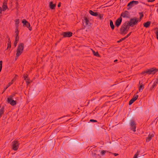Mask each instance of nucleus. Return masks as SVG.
<instances>
[{"label": "nucleus", "mask_w": 158, "mask_h": 158, "mask_svg": "<svg viewBox=\"0 0 158 158\" xmlns=\"http://www.w3.org/2000/svg\"><path fill=\"white\" fill-rule=\"evenodd\" d=\"M24 45L23 43H21L19 45L16 54V57H17V58H18L23 52L24 48Z\"/></svg>", "instance_id": "nucleus-1"}, {"label": "nucleus", "mask_w": 158, "mask_h": 158, "mask_svg": "<svg viewBox=\"0 0 158 158\" xmlns=\"http://www.w3.org/2000/svg\"><path fill=\"white\" fill-rule=\"evenodd\" d=\"M140 21V20H139L138 18L135 17L131 18L129 22L130 26L131 27H133L134 25H136Z\"/></svg>", "instance_id": "nucleus-2"}, {"label": "nucleus", "mask_w": 158, "mask_h": 158, "mask_svg": "<svg viewBox=\"0 0 158 158\" xmlns=\"http://www.w3.org/2000/svg\"><path fill=\"white\" fill-rule=\"evenodd\" d=\"M139 3V2L138 1L133 0L130 2L127 5V6L128 7L127 9L128 10H130L132 7L135 5L138 4Z\"/></svg>", "instance_id": "nucleus-3"}, {"label": "nucleus", "mask_w": 158, "mask_h": 158, "mask_svg": "<svg viewBox=\"0 0 158 158\" xmlns=\"http://www.w3.org/2000/svg\"><path fill=\"white\" fill-rule=\"evenodd\" d=\"M14 96L10 95L7 98V102L12 106H14L16 104V101L13 100Z\"/></svg>", "instance_id": "nucleus-4"}, {"label": "nucleus", "mask_w": 158, "mask_h": 158, "mask_svg": "<svg viewBox=\"0 0 158 158\" xmlns=\"http://www.w3.org/2000/svg\"><path fill=\"white\" fill-rule=\"evenodd\" d=\"M126 28L123 24L121 25L120 29V33L121 35H124L127 33L128 31Z\"/></svg>", "instance_id": "nucleus-5"}, {"label": "nucleus", "mask_w": 158, "mask_h": 158, "mask_svg": "<svg viewBox=\"0 0 158 158\" xmlns=\"http://www.w3.org/2000/svg\"><path fill=\"white\" fill-rule=\"evenodd\" d=\"M12 149L15 150L16 151L18 150L19 147V143L17 141H14L12 142Z\"/></svg>", "instance_id": "nucleus-6"}, {"label": "nucleus", "mask_w": 158, "mask_h": 158, "mask_svg": "<svg viewBox=\"0 0 158 158\" xmlns=\"http://www.w3.org/2000/svg\"><path fill=\"white\" fill-rule=\"evenodd\" d=\"M63 36V37H70L72 36L73 33L70 31L63 32L61 34Z\"/></svg>", "instance_id": "nucleus-7"}, {"label": "nucleus", "mask_w": 158, "mask_h": 158, "mask_svg": "<svg viewBox=\"0 0 158 158\" xmlns=\"http://www.w3.org/2000/svg\"><path fill=\"white\" fill-rule=\"evenodd\" d=\"M130 126L134 132L136 131V123L134 120H131L130 123Z\"/></svg>", "instance_id": "nucleus-8"}, {"label": "nucleus", "mask_w": 158, "mask_h": 158, "mask_svg": "<svg viewBox=\"0 0 158 158\" xmlns=\"http://www.w3.org/2000/svg\"><path fill=\"white\" fill-rule=\"evenodd\" d=\"M82 23L85 27L89 26L90 24L89 19L85 17L84 18Z\"/></svg>", "instance_id": "nucleus-9"}, {"label": "nucleus", "mask_w": 158, "mask_h": 158, "mask_svg": "<svg viewBox=\"0 0 158 158\" xmlns=\"http://www.w3.org/2000/svg\"><path fill=\"white\" fill-rule=\"evenodd\" d=\"M130 16L129 12L126 10L121 14L120 17H122L123 18H129Z\"/></svg>", "instance_id": "nucleus-10"}, {"label": "nucleus", "mask_w": 158, "mask_h": 158, "mask_svg": "<svg viewBox=\"0 0 158 158\" xmlns=\"http://www.w3.org/2000/svg\"><path fill=\"white\" fill-rule=\"evenodd\" d=\"M149 75L155 74L156 73L158 72V69L155 67H153L149 69Z\"/></svg>", "instance_id": "nucleus-11"}, {"label": "nucleus", "mask_w": 158, "mask_h": 158, "mask_svg": "<svg viewBox=\"0 0 158 158\" xmlns=\"http://www.w3.org/2000/svg\"><path fill=\"white\" fill-rule=\"evenodd\" d=\"M122 20V19L121 17H119L116 20L115 24L117 27H118L120 26Z\"/></svg>", "instance_id": "nucleus-12"}, {"label": "nucleus", "mask_w": 158, "mask_h": 158, "mask_svg": "<svg viewBox=\"0 0 158 158\" xmlns=\"http://www.w3.org/2000/svg\"><path fill=\"white\" fill-rule=\"evenodd\" d=\"M138 97V95H134L132 98L130 100L129 102V105H131L137 99Z\"/></svg>", "instance_id": "nucleus-13"}, {"label": "nucleus", "mask_w": 158, "mask_h": 158, "mask_svg": "<svg viewBox=\"0 0 158 158\" xmlns=\"http://www.w3.org/2000/svg\"><path fill=\"white\" fill-rule=\"evenodd\" d=\"M24 79L26 81L27 84L28 85L30 82V79L28 77V75L27 74H24L23 75Z\"/></svg>", "instance_id": "nucleus-14"}, {"label": "nucleus", "mask_w": 158, "mask_h": 158, "mask_svg": "<svg viewBox=\"0 0 158 158\" xmlns=\"http://www.w3.org/2000/svg\"><path fill=\"white\" fill-rule=\"evenodd\" d=\"M153 136L154 135L153 134H149L148 136L146 138V141L147 142H149Z\"/></svg>", "instance_id": "nucleus-15"}, {"label": "nucleus", "mask_w": 158, "mask_h": 158, "mask_svg": "<svg viewBox=\"0 0 158 158\" xmlns=\"http://www.w3.org/2000/svg\"><path fill=\"white\" fill-rule=\"evenodd\" d=\"M123 24L124 25H125V28H126V29L128 31L130 28V27H131L129 24V22H128V21H126Z\"/></svg>", "instance_id": "nucleus-16"}, {"label": "nucleus", "mask_w": 158, "mask_h": 158, "mask_svg": "<svg viewBox=\"0 0 158 158\" xmlns=\"http://www.w3.org/2000/svg\"><path fill=\"white\" fill-rule=\"evenodd\" d=\"M16 79L15 77L14 78L11 80V81L9 82L7 85V86L5 90L6 89L9 87L11 85L13 84V82L16 80Z\"/></svg>", "instance_id": "nucleus-17"}, {"label": "nucleus", "mask_w": 158, "mask_h": 158, "mask_svg": "<svg viewBox=\"0 0 158 158\" xmlns=\"http://www.w3.org/2000/svg\"><path fill=\"white\" fill-rule=\"evenodd\" d=\"M89 13L92 15L96 16L98 15V13L97 12H94L92 10L89 11Z\"/></svg>", "instance_id": "nucleus-18"}, {"label": "nucleus", "mask_w": 158, "mask_h": 158, "mask_svg": "<svg viewBox=\"0 0 158 158\" xmlns=\"http://www.w3.org/2000/svg\"><path fill=\"white\" fill-rule=\"evenodd\" d=\"M49 6L51 9L53 10L56 6V4H53L52 2H51L49 4Z\"/></svg>", "instance_id": "nucleus-19"}, {"label": "nucleus", "mask_w": 158, "mask_h": 158, "mask_svg": "<svg viewBox=\"0 0 158 158\" xmlns=\"http://www.w3.org/2000/svg\"><path fill=\"white\" fill-rule=\"evenodd\" d=\"M151 24V22L150 21H147L146 22L143 23V25L144 27L146 28L149 27Z\"/></svg>", "instance_id": "nucleus-20"}, {"label": "nucleus", "mask_w": 158, "mask_h": 158, "mask_svg": "<svg viewBox=\"0 0 158 158\" xmlns=\"http://www.w3.org/2000/svg\"><path fill=\"white\" fill-rule=\"evenodd\" d=\"M8 8L7 5V3L5 2H4L2 5V10L4 11L6 10Z\"/></svg>", "instance_id": "nucleus-21"}, {"label": "nucleus", "mask_w": 158, "mask_h": 158, "mask_svg": "<svg viewBox=\"0 0 158 158\" xmlns=\"http://www.w3.org/2000/svg\"><path fill=\"white\" fill-rule=\"evenodd\" d=\"M142 74L146 76L147 74L149 75V69H147L145 71L142 72L141 73Z\"/></svg>", "instance_id": "nucleus-22"}, {"label": "nucleus", "mask_w": 158, "mask_h": 158, "mask_svg": "<svg viewBox=\"0 0 158 158\" xmlns=\"http://www.w3.org/2000/svg\"><path fill=\"white\" fill-rule=\"evenodd\" d=\"M4 112V108L3 107H2L1 108H0V118L2 117Z\"/></svg>", "instance_id": "nucleus-23"}, {"label": "nucleus", "mask_w": 158, "mask_h": 158, "mask_svg": "<svg viewBox=\"0 0 158 158\" xmlns=\"http://www.w3.org/2000/svg\"><path fill=\"white\" fill-rule=\"evenodd\" d=\"M110 25L112 29L113 30L114 28V25L113 22L112 20H110Z\"/></svg>", "instance_id": "nucleus-24"}, {"label": "nucleus", "mask_w": 158, "mask_h": 158, "mask_svg": "<svg viewBox=\"0 0 158 158\" xmlns=\"http://www.w3.org/2000/svg\"><path fill=\"white\" fill-rule=\"evenodd\" d=\"M19 36H15V40L14 43V45L15 47L17 46V43L19 40Z\"/></svg>", "instance_id": "nucleus-25"}, {"label": "nucleus", "mask_w": 158, "mask_h": 158, "mask_svg": "<svg viewBox=\"0 0 158 158\" xmlns=\"http://www.w3.org/2000/svg\"><path fill=\"white\" fill-rule=\"evenodd\" d=\"M98 16V18L100 20H103V14H98V15L97 16Z\"/></svg>", "instance_id": "nucleus-26"}, {"label": "nucleus", "mask_w": 158, "mask_h": 158, "mask_svg": "<svg viewBox=\"0 0 158 158\" xmlns=\"http://www.w3.org/2000/svg\"><path fill=\"white\" fill-rule=\"evenodd\" d=\"M19 27H15V36H18L19 34Z\"/></svg>", "instance_id": "nucleus-27"}, {"label": "nucleus", "mask_w": 158, "mask_h": 158, "mask_svg": "<svg viewBox=\"0 0 158 158\" xmlns=\"http://www.w3.org/2000/svg\"><path fill=\"white\" fill-rule=\"evenodd\" d=\"M25 26L27 27L29 30L30 31L31 30V27H30V23L28 22L27 23V24L25 25Z\"/></svg>", "instance_id": "nucleus-28"}, {"label": "nucleus", "mask_w": 158, "mask_h": 158, "mask_svg": "<svg viewBox=\"0 0 158 158\" xmlns=\"http://www.w3.org/2000/svg\"><path fill=\"white\" fill-rule=\"evenodd\" d=\"M19 19H16L15 21V27H19Z\"/></svg>", "instance_id": "nucleus-29"}, {"label": "nucleus", "mask_w": 158, "mask_h": 158, "mask_svg": "<svg viewBox=\"0 0 158 158\" xmlns=\"http://www.w3.org/2000/svg\"><path fill=\"white\" fill-rule=\"evenodd\" d=\"M93 54L94 56H97V57H99L100 56V55L99 54L98 52H96L94 51L93 50Z\"/></svg>", "instance_id": "nucleus-30"}, {"label": "nucleus", "mask_w": 158, "mask_h": 158, "mask_svg": "<svg viewBox=\"0 0 158 158\" xmlns=\"http://www.w3.org/2000/svg\"><path fill=\"white\" fill-rule=\"evenodd\" d=\"M144 85L143 84L141 85L139 87V91L140 92L141 90H142L144 88Z\"/></svg>", "instance_id": "nucleus-31"}, {"label": "nucleus", "mask_w": 158, "mask_h": 158, "mask_svg": "<svg viewBox=\"0 0 158 158\" xmlns=\"http://www.w3.org/2000/svg\"><path fill=\"white\" fill-rule=\"evenodd\" d=\"M28 22L25 19H24L23 20L22 23L23 24V26H25V25L27 24V23Z\"/></svg>", "instance_id": "nucleus-32"}, {"label": "nucleus", "mask_w": 158, "mask_h": 158, "mask_svg": "<svg viewBox=\"0 0 158 158\" xmlns=\"http://www.w3.org/2000/svg\"><path fill=\"white\" fill-rule=\"evenodd\" d=\"M139 15H140V20L143 17V12H139Z\"/></svg>", "instance_id": "nucleus-33"}, {"label": "nucleus", "mask_w": 158, "mask_h": 158, "mask_svg": "<svg viewBox=\"0 0 158 158\" xmlns=\"http://www.w3.org/2000/svg\"><path fill=\"white\" fill-rule=\"evenodd\" d=\"M156 86V85L153 84V85H152V86L150 88V90L151 91L153 89V88Z\"/></svg>", "instance_id": "nucleus-34"}, {"label": "nucleus", "mask_w": 158, "mask_h": 158, "mask_svg": "<svg viewBox=\"0 0 158 158\" xmlns=\"http://www.w3.org/2000/svg\"><path fill=\"white\" fill-rule=\"evenodd\" d=\"M106 152V151H104V150H103L101 152V154L102 156H104Z\"/></svg>", "instance_id": "nucleus-35"}, {"label": "nucleus", "mask_w": 158, "mask_h": 158, "mask_svg": "<svg viewBox=\"0 0 158 158\" xmlns=\"http://www.w3.org/2000/svg\"><path fill=\"white\" fill-rule=\"evenodd\" d=\"M2 61H0V72H1L2 68Z\"/></svg>", "instance_id": "nucleus-36"}, {"label": "nucleus", "mask_w": 158, "mask_h": 158, "mask_svg": "<svg viewBox=\"0 0 158 158\" xmlns=\"http://www.w3.org/2000/svg\"><path fill=\"white\" fill-rule=\"evenodd\" d=\"M153 84L156 86L158 84V78L156 79Z\"/></svg>", "instance_id": "nucleus-37"}, {"label": "nucleus", "mask_w": 158, "mask_h": 158, "mask_svg": "<svg viewBox=\"0 0 158 158\" xmlns=\"http://www.w3.org/2000/svg\"><path fill=\"white\" fill-rule=\"evenodd\" d=\"M11 47V43H8L7 44V49H8L9 48H10Z\"/></svg>", "instance_id": "nucleus-38"}, {"label": "nucleus", "mask_w": 158, "mask_h": 158, "mask_svg": "<svg viewBox=\"0 0 158 158\" xmlns=\"http://www.w3.org/2000/svg\"><path fill=\"white\" fill-rule=\"evenodd\" d=\"M138 155V152H137L134 156L133 158H137Z\"/></svg>", "instance_id": "nucleus-39"}, {"label": "nucleus", "mask_w": 158, "mask_h": 158, "mask_svg": "<svg viewBox=\"0 0 158 158\" xmlns=\"http://www.w3.org/2000/svg\"><path fill=\"white\" fill-rule=\"evenodd\" d=\"M89 121L91 122H97V121L96 120L91 119L89 120Z\"/></svg>", "instance_id": "nucleus-40"}, {"label": "nucleus", "mask_w": 158, "mask_h": 158, "mask_svg": "<svg viewBox=\"0 0 158 158\" xmlns=\"http://www.w3.org/2000/svg\"><path fill=\"white\" fill-rule=\"evenodd\" d=\"M156 35V37L157 39L158 40V30H157L156 31V32L155 33Z\"/></svg>", "instance_id": "nucleus-41"}, {"label": "nucleus", "mask_w": 158, "mask_h": 158, "mask_svg": "<svg viewBox=\"0 0 158 158\" xmlns=\"http://www.w3.org/2000/svg\"><path fill=\"white\" fill-rule=\"evenodd\" d=\"M132 32H130L129 34H128L126 36V37L127 38L130 35H131Z\"/></svg>", "instance_id": "nucleus-42"}, {"label": "nucleus", "mask_w": 158, "mask_h": 158, "mask_svg": "<svg viewBox=\"0 0 158 158\" xmlns=\"http://www.w3.org/2000/svg\"><path fill=\"white\" fill-rule=\"evenodd\" d=\"M123 40H122V38L121 39H120L119 40H118L117 41V42L118 43H120V42H121L122 41H123Z\"/></svg>", "instance_id": "nucleus-43"}, {"label": "nucleus", "mask_w": 158, "mask_h": 158, "mask_svg": "<svg viewBox=\"0 0 158 158\" xmlns=\"http://www.w3.org/2000/svg\"><path fill=\"white\" fill-rule=\"evenodd\" d=\"M155 0H148V2H152L154 1Z\"/></svg>", "instance_id": "nucleus-44"}, {"label": "nucleus", "mask_w": 158, "mask_h": 158, "mask_svg": "<svg viewBox=\"0 0 158 158\" xmlns=\"http://www.w3.org/2000/svg\"><path fill=\"white\" fill-rule=\"evenodd\" d=\"M61 5V3L60 2H59L58 4V7H59Z\"/></svg>", "instance_id": "nucleus-45"}, {"label": "nucleus", "mask_w": 158, "mask_h": 158, "mask_svg": "<svg viewBox=\"0 0 158 158\" xmlns=\"http://www.w3.org/2000/svg\"><path fill=\"white\" fill-rule=\"evenodd\" d=\"M8 43H11L10 39L9 38L7 40Z\"/></svg>", "instance_id": "nucleus-46"}, {"label": "nucleus", "mask_w": 158, "mask_h": 158, "mask_svg": "<svg viewBox=\"0 0 158 158\" xmlns=\"http://www.w3.org/2000/svg\"><path fill=\"white\" fill-rule=\"evenodd\" d=\"M113 154L115 156H116L118 155V154L116 153H114Z\"/></svg>", "instance_id": "nucleus-47"}, {"label": "nucleus", "mask_w": 158, "mask_h": 158, "mask_svg": "<svg viewBox=\"0 0 158 158\" xmlns=\"http://www.w3.org/2000/svg\"><path fill=\"white\" fill-rule=\"evenodd\" d=\"M63 118V117H61V118H58V119H61V121L64 120L62 119Z\"/></svg>", "instance_id": "nucleus-48"}, {"label": "nucleus", "mask_w": 158, "mask_h": 158, "mask_svg": "<svg viewBox=\"0 0 158 158\" xmlns=\"http://www.w3.org/2000/svg\"><path fill=\"white\" fill-rule=\"evenodd\" d=\"M127 38L126 37V36L125 37H124L123 38H122V40H125L126 39H127Z\"/></svg>", "instance_id": "nucleus-49"}, {"label": "nucleus", "mask_w": 158, "mask_h": 158, "mask_svg": "<svg viewBox=\"0 0 158 158\" xmlns=\"http://www.w3.org/2000/svg\"><path fill=\"white\" fill-rule=\"evenodd\" d=\"M2 10H0V17H1L2 14Z\"/></svg>", "instance_id": "nucleus-50"}, {"label": "nucleus", "mask_w": 158, "mask_h": 158, "mask_svg": "<svg viewBox=\"0 0 158 158\" xmlns=\"http://www.w3.org/2000/svg\"><path fill=\"white\" fill-rule=\"evenodd\" d=\"M118 61V60L116 59V60H114V62H117V61Z\"/></svg>", "instance_id": "nucleus-51"}, {"label": "nucleus", "mask_w": 158, "mask_h": 158, "mask_svg": "<svg viewBox=\"0 0 158 158\" xmlns=\"http://www.w3.org/2000/svg\"><path fill=\"white\" fill-rule=\"evenodd\" d=\"M143 4H145V5H147L148 6H149V5L148 4H145L143 2Z\"/></svg>", "instance_id": "nucleus-52"}, {"label": "nucleus", "mask_w": 158, "mask_h": 158, "mask_svg": "<svg viewBox=\"0 0 158 158\" xmlns=\"http://www.w3.org/2000/svg\"><path fill=\"white\" fill-rule=\"evenodd\" d=\"M0 10H2V9L1 7H0Z\"/></svg>", "instance_id": "nucleus-53"}, {"label": "nucleus", "mask_w": 158, "mask_h": 158, "mask_svg": "<svg viewBox=\"0 0 158 158\" xmlns=\"http://www.w3.org/2000/svg\"><path fill=\"white\" fill-rule=\"evenodd\" d=\"M0 10H2V9L1 7H0Z\"/></svg>", "instance_id": "nucleus-54"}, {"label": "nucleus", "mask_w": 158, "mask_h": 158, "mask_svg": "<svg viewBox=\"0 0 158 158\" xmlns=\"http://www.w3.org/2000/svg\"><path fill=\"white\" fill-rule=\"evenodd\" d=\"M18 58H17V57H16H16H15V60H16L17 59H18Z\"/></svg>", "instance_id": "nucleus-55"}, {"label": "nucleus", "mask_w": 158, "mask_h": 158, "mask_svg": "<svg viewBox=\"0 0 158 158\" xmlns=\"http://www.w3.org/2000/svg\"><path fill=\"white\" fill-rule=\"evenodd\" d=\"M12 95L14 96H14H15V94H13Z\"/></svg>", "instance_id": "nucleus-56"}, {"label": "nucleus", "mask_w": 158, "mask_h": 158, "mask_svg": "<svg viewBox=\"0 0 158 158\" xmlns=\"http://www.w3.org/2000/svg\"><path fill=\"white\" fill-rule=\"evenodd\" d=\"M140 81H139V84H140Z\"/></svg>", "instance_id": "nucleus-57"}]
</instances>
